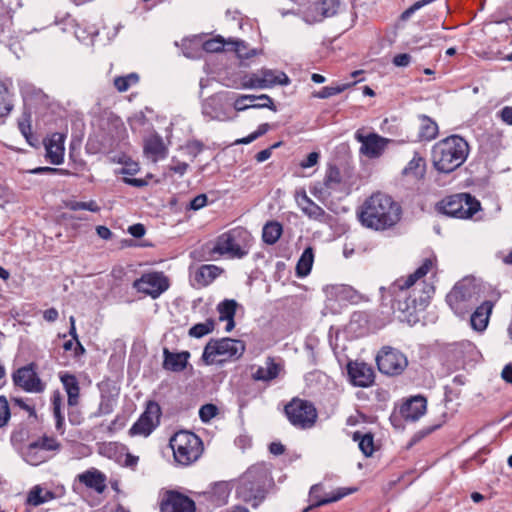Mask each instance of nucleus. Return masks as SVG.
Segmentation results:
<instances>
[{"label": "nucleus", "instance_id": "58836bf2", "mask_svg": "<svg viewBox=\"0 0 512 512\" xmlns=\"http://www.w3.org/2000/svg\"><path fill=\"white\" fill-rule=\"evenodd\" d=\"M13 107L9 89L4 82L0 81V118L8 116Z\"/></svg>", "mask_w": 512, "mask_h": 512}, {"label": "nucleus", "instance_id": "e433bc0d", "mask_svg": "<svg viewBox=\"0 0 512 512\" xmlns=\"http://www.w3.org/2000/svg\"><path fill=\"white\" fill-rule=\"evenodd\" d=\"M265 84V88L272 87L276 84L288 85L290 83L289 77L284 72L276 74L273 70H262L261 82Z\"/></svg>", "mask_w": 512, "mask_h": 512}, {"label": "nucleus", "instance_id": "7ed1b4c3", "mask_svg": "<svg viewBox=\"0 0 512 512\" xmlns=\"http://www.w3.org/2000/svg\"><path fill=\"white\" fill-rule=\"evenodd\" d=\"M468 142L459 135H450L436 142L431 151L434 168L444 174L458 169L469 155Z\"/></svg>", "mask_w": 512, "mask_h": 512}, {"label": "nucleus", "instance_id": "bb28decb", "mask_svg": "<svg viewBox=\"0 0 512 512\" xmlns=\"http://www.w3.org/2000/svg\"><path fill=\"white\" fill-rule=\"evenodd\" d=\"M420 126L418 132L419 141H431L438 135L439 129L437 123L427 115H419Z\"/></svg>", "mask_w": 512, "mask_h": 512}, {"label": "nucleus", "instance_id": "de8ad7c7", "mask_svg": "<svg viewBox=\"0 0 512 512\" xmlns=\"http://www.w3.org/2000/svg\"><path fill=\"white\" fill-rule=\"evenodd\" d=\"M66 208L72 211L78 210H88L90 212L97 213L100 211V207L93 200L89 202H80V201H69L65 204Z\"/></svg>", "mask_w": 512, "mask_h": 512}, {"label": "nucleus", "instance_id": "473e14b6", "mask_svg": "<svg viewBox=\"0 0 512 512\" xmlns=\"http://www.w3.org/2000/svg\"><path fill=\"white\" fill-rule=\"evenodd\" d=\"M283 232L282 225L277 221L267 222L262 230L263 242L268 245L275 244L281 237Z\"/></svg>", "mask_w": 512, "mask_h": 512}, {"label": "nucleus", "instance_id": "69168bd1", "mask_svg": "<svg viewBox=\"0 0 512 512\" xmlns=\"http://www.w3.org/2000/svg\"><path fill=\"white\" fill-rule=\"evenodd\" d=\"M12 401L14 402L15 405H17L21 409L27 411L29 414V417H34V418L37 417L35 407L27 404L22 398L15 397V398H12Z\"/></svg>", "mask_w": 512, "mask_h": 512}, {"label": "nucleus", "instance_id": "7c9ffc66", "mask_svg": "<svg viewBox=\"0 0 512 512\" xmlns=\"http://www.w3.org/2000/svg\"><path fill=\"white\" fill-rule=\"evenodd\" d=\"M298 204L302 207V211L309 216L310 218L318 219L325 214V211L313 202L306 194L305 191H302L297 198Z\"/></svg>", "mask_w": 512, "mask_h": 512}, {"label": "nucleus", "instance_id": "c9c22d12", "mask_svg": "<svg viewBox=\"0 0 512 512\" xmlns=\"http://www.w3.org/2000/svg\"><path fill=\"white\" fill-rule=\"evenodd\" d=\"M52 407H53V415L55 417L56 423L55 428L61 434L64 433V414L62 413V402L63 397L60 391L55 390L51 397Z\"/></svg>", "mask_w": 512, "mask_h": 512}, {"label": "nucleus", "instance_id": "423d86ee", "mask_svg": "<svg viewBox=\"0 0 512 512\" xmlns=\"http://www.w3.org/2000/svg\"><path fill=\"white\" fill-rule=\"evenodd\" d=\"M480 210V201L469 193L450 195L436 204L438 213L458 219H470Z\"/></svg>", "mask_w": 512, "mask_h": 512}, {"label": "nucleus", "instance_id": "2eb2a0df", "mask_svg": "<svg viewBox=\"0 0 512 512\" xmlns=\"http://www.w3.org/2000/svg\"><path fill=\"white\" fill-rule=\"evenodd\" d=\"M195 510L194 500L176 490H167L160 502L161 512H195Z\"/></svg>", "mask_w": 512, "mask_h": 512}, {"label": "nucleus", "instance_id": "c85d7f7f", "mask_svg": "<svg viewBox=\"0 0 512 512\" xmlns=\"http://www.w3.org/2000/svg\"><path fill=\"white\" fill-rule=\"evenodd\" d=\"M342 181L341 173L336 165H330L326 171L323 186L319 193L330 195V190L335 189Z\"/></svg>", "mask_w": 512, "mask_h": 512}, {"label": "nucleus", "instance_id": "aec40b11", "mask_svg": "<svg viewBox=\"0 0 512 512\" xmlns=\"http://www.w3.org/2000/svg\"><path fill=\"white\" fill-rule=\"evenodd\" d=\"M427 400L421 395L413 396L402 404L400 414L405 420L416 421L424 415Z\"/></svg>", "mask_w": 512, "mask_h": 512}, {"label": "nucleus", "instance_id": "1a4fd4ad", "mask_svg": "<svg viewBox=\"0 0 512 512\" xmlns=\"http://www.w3.org/2000/svg\"><path fill=\"white\" fill-rule=\"evenodd\" d=\"M431 292H434V288L428 285L424 290L425 296L421 295L419 298L415 296V291H413L414 295L409 291H400L394 299L392 307L394 310L399 311L403 319L408 322L416 321L417 312L425 309Z\"/></svg>", "mask_w": 512, "mask_h": 512}, {"label": "nucleus", "instance_id": "5fc2aeb1", "mask_svg": "<svg viewBox=\"0 0 512 512\" xmlns=\"http://www.w3.org/2000/svg\"><path fill=\"white\" fill-rule=\"evenodd\" d=\"M118 163L124 164V167L121 168L120 173L125 175H135L139 172L140 168L138 163L132 161L131 159H126L124 156L118 160Z\"/></svg>", "mask_w": 512, "mask_h": 512}, {"label": "nucleus", "instance_id": "37998d69", "mask_svg": "<svg viewBox=\"0 0 512 512\" xmlns=\"http://www.w3.org/2000/svg\"><path fill=\"white\" fill-rule=\"evenodd\" d=\"M215 328V321L212 318H208L203 323H197L189 329V336L194 338H201L209 333L213 332Z\"/></svg>", "mask_w": 512, "mask_h": 512}, {"label": "nucleus", "instance_id": "603ef678", "mask_svg": "<svg viewBox=\"0 0 512 512\" xmlns=\"http://www.w3.org/2000/svg\"><path fill=\"white\" fill-rule=\"evenodd\" d=\"M224 45H225V42H224L223 38L216 37V38L209 39V40L205 41L203 43V49L206 52L217 53V52H221L224 50Z\"/></svg>", "mask_w": 512, "mask_h": 512}, {"label": "nucleus", "instance_id": "e2e57ef3", "mask_svg": "<svg viewBox=\"0 0 512 512\" xmlns=\"http://www.w3.org/2000/svg\"><path fill=\"white\" fill-rule=\"evenodd\" d=\"M113 405L110 399L103 398L99 404L98 410L96 412V416H103L112 413Z\"/></svg>", "mask_w": 512, "mask_h": 512}, {"label": "nucleus", "instance_id": "393cba45", "mask_svg": "<svg viewBox=\"0 0 512 512\" xmlns=\"http://www.w3.org/2000/svg\"><path fill=\"white\" fill-rule=\"evenodd\" d=\"M230 492V483L227 481H219L214 483L205 494L208 495L209 500L214 506H222L227 503Z\"/></svg>", "mask_w": 512, "mask_h": 512}, {"label": "nucleus", "instance_id": "4468645a", "mask_svg": "<svg viewBox=\"0 0 512 512\" xmlns=\"http://www.w3.org/2000/svg\"><path fill=\"white\" fill-rule=\"evenodd\" d=\"M340 7L339 0H318L311 3L303 12V20L308 24L320 23L333 17Z\"/></svg>", "mask_w": 512, "mask_h": 512}, {"label": "nucleus", "instance_id": "a878e982", "mask_svg": "<svg viewBox=\"0 0 512 512\" xmlns=\"http://www.w3.org/2000/svg\"><path fill=\"white\" fill-rule=\"evenodd\" d=\"M280 370V364L276 363L272 357H268L265 361V366H259L252 373V378L255 381L269 382L278 377Z\"/></svg>", "mask_w": 512, "mask_h": 512}, {"label": "nucleus", "instance_id": "f3484780", "mask_svg": "<svg viewBox=\"0 0 512 512\" xmlns=\"http://www.w3.org/2000/svg\"><path fill=\"white\" fill-rule=\"evenodd\" d=\"M347 372L354 386L369 387L374 382V371L371 366L364 362H349Z\"/></svg>", "mask_w": 512, "mask_h": 512}, {"label": "nucleus", "instance_id": "412c9836", "mask_svg": "<svg viewBox=\"0 0 512 512\" xmlns=\"http://www.w3.org/2000/svg\"><path fill=\"white\" fill-rule=\"evenodd\" d=\"M46 158L53 165H60L64 161V137L60 133H54L50 139L44 142Z\"/></svg>", "mask_w": 512, "mask_h": 512}, {"label": "nucleus", "instance_id": "9d476101", "mask_svg": "<svg viewBox=\"0 0 512 512\" xmlns=\"http://www.w3.org/2000/svg\"><path fill=\"white\" fill-rule=\"evenodd\" d=\"M379 371L385 375H400L408 365L407 357L399 350L392 347H384L376 357Z\"/></svg>", "mask_w": 512, "mask_h": 512}, {"label": "nucleus", "instance_id": "f704fd0d", "mask_svg": "<svg viewBox=\"0 0 512 512\" xmlns=\"http://www.w3.org/2000/svg\"><path fill=\"white\" fill-rule=\"evenodd\" d=\"M240 101L249 102L252 108H268L271 111L276 112L277 108L272 100V98L266 94H262L259 96L256 95H241Z\"/></svg>", "mask_w": 512, "mask_h": 512}, {"label": "nucleus", "instance_id": "49530a36", "mask_svg": "<svg viewBox=\"0 0 512 512\" xmlns=\"http://www.w3.org/2000/svg\"><path fill=\"white\" fill-rule=\"evenodd\" d=\"M36 444L37 448L47 454L50 451H55L60 448V443L53 437L43 436L36 441L31 442Z\"/></svg>", "mask_w": 512, "mask_h": 512}, {"label": "nucleus", "instance_id": "052dcab7", "mask_svg": "<svg viewBox=\"0 0 512 512\" xmlns=\"http://www.w3.org/2000/svg\"><path fill=\"white\" fill-rule=\"evenodd\" d=\"M217 97L211 96L205 99L202 103V113L204 115L212 116L217 111Z\"/></svg>", "mask_w": 512, "mask_h": 512}, {"label": "nucleus", "instance_id": "ea45409f", "mask_svg": "<svg viewBox=\"0 0 512 512\" xmlns=\"http://www.w3.org/2000/svg\"><path fill=\"white\" fill-rule=\"evenodd\" d=\"M238 303L234 299H225L217 305L219 320L224 321L229 318H235Z\"/></svg>", "mask_w": 512, "mask_h": 512}, {"label": "nucleus", "instance_id": "2f4dec72", "mask_svg": "<svg viewBox=\"0 0 512 512\" xmlns=\"http://www.w3.org/2000/svg\"><path fill=\"white\" fill-rule=\"evenodd\" d=\"M352 439L354 442H358L359 449L364 454V456H372L373 452L375 451V446L374 435L371 432L363 434L360 431H355L352 435Z\"/></svg>", "mask_w": 512, "mask_h": 512}, {"label": "nucleus", "instance_id": "39448f33", "mask_svg": "<svg viewBox=\"0 0 512 512\" xmlns=\"http://www.w3.org/2000/svg\"><path fill=\"white\" fill-rule=\"evenodd\" d=\"M250 240L251 234L247 229L236 227L222 233L216 238L211 253L241 259L248 254L247 247Z\"/></svg>", "mask_w": 512, "mask_h": 512}, {"label": "nucleus", "instance_id": "4be33fe9", "mask_svg": "<svg viewBox=\"0 0 512 512\" xmlns=\"http://www.w3.org/2000/svg\"><path fill=\"white\" fill-rule=\"evenodd\" d=\"M60 381L63 385L65 392L67 393L68 405L76 406L79 403L80 386L77 377L69 372L60 373Z\"/></svg>", "mask_w": 512, "mask_h": 512}, {"label": "nucleus", "instance_id": "c756f323", "mask_svg": "<svg viewBox=\"0 0 512 512\" xmlns=\"http://www.w3.org/2000/svg\"><path fill=\"white\" fill-rule=\"evenodd\" d=\"M222 272V269L215 265H202L195 274L196 282L201 286L212 283Z\"/></svg>", "mask_w": 512, "mask_h": 512}, {"label": "nucleus", "instance_id": "0e129e2a", "mask_svg": "<svg viewBox=\"0 0 512 512\" xmlns=\"http://www.w3.org/2000/svg\"><path fill=\"white\" fill-rule=\"evenodd\" d=\"M319 158L320 154L318 152H311L304 160L300 162V166L304 169L313 167L318 163Z\"/></svg>", "mask_w": 512, "mask_h": 512}, {"label": "nucleus", "instance_id": "f8f14e48", "mask_svg": "<svg viewBox=\"0 0 512 512\" xmlns=\"http://www.w3.org/2000/svg\"><path fill=\"white\" fill-rule=\"evenodd\" d=\"M161 416L160 405L155 401H149L145 411L129 430L130 435H150L159 425Z\"/></svg>", "mask_w": 512, "mask_h": 512}, {"label": "nucleus", "instance_id": "6ab92c4d", "mask_svg": "<svg viewBox=\"0 0 512 512\" xmlns=\"http://www.w3.org/2000/svg\"><path fill=\"white\" fill-rule=\"evenodd\" d=\"M322 487L320 484H315L310 488L309 496L313 503L309 508L320 507L329 503H333L341 500L345 496L356 491V488H338L335 492L327 495L326 497H320Z\"/></svg>", "mask_w": 512, "mask_h": 512}, {"label": "nucleus", "instance_id": "6e6d98bb", "mask_svg": "<svg viewBox=\"0 0 512 512\" xmlns=\"http://www.w3.org/2000/svg\"><path fill=\"white\" fill-rule=\"evenodd\" d=\"M10 416L8 401L5 396H0V428L7 424Z\"/></svg>", "mask_w": 512, "mask_h": 512}, {"label": "nucleus", "instance_id": "3c124183", "mask_svg": "<svg viewBox=\"0 0 512 512\" xmlns=\"http://www.w3.org/2000/svg\"><path fill=\"white\" fill-rule=\"evenodd\" d=\"M227 44H232L233 49L236 52L237 56L241 59H249L255 55V50H248L246 43L243 40H235L232 42H228Z\"/></svg>", "mask_w": 512, "mask_h": 512}, {"label": "nucleus", "instance_id": "4d7b16f0", "mask_svg": "<svg viewBox=\"0 0 512 512\" xmlns=\"http://www.w3.org/2000/svg\"><path fill=\"white\" fill-rule=\"evenodd\" d=\"M32 174L40 175V174H59V175H69L70 172L66 169L61 168H53V167H36L30 171Z\"/></svg>", "mask_w": 512, "mask_h": 512}, {"label": "nucleus", "instance_id": "09e8293b", "mask_svg": "<svg viewBox=\"0 0 512 512\" xmlns=\"http://www.w3.org/2000/svg\"><path fill=\"white\" fill-rule=\"evenodd\" d=\"M349 86H350L349 84H343V85H338V86H326V87H323L317 93H315L314 96L319 99H327L334 95L342 93Z\"/></svg>", "mask_w": 512, "mask_h": 512}, {"label": "nucleus", "instance_id": "c03bdc74", "mask_svg": "<svg viewBox=\"0 0 512 512\" xmlns=\"http://www.w3.org/2000/svg\"><path fill=\"white\" fill-rule=\"evenodd\" d=\"M48 457H49L48 454L41 452V450H39L37 448L36 444L30 443L27 446V449L25 452V460L29 464L34 465V466L39 465L40 463H43L44 461H46Z\"/></svg>", "mask_w": 512, "mask_h": 512}, {"label": "nucleus", "instance_id": "bf43d9fd", "mask_svg": "<svg viewBox=\"0 0 512 512\" xmlns=\"http://www.w3.org/2000/svg\"><path fill=\"white\" fill-rule=\"evenodd\" d=\"M30 118L31 114L29 112H24L23 118L18 122V128L24 137H27L32 134Z\"/></svg>", "mask_w": 512, "mask_h": 512}, {"label": "nucleus", "instance_id": "20e7f679", "mask_svg": "<svg viewBox=\"0 0 512 512\" xmlns=\"http://www.w3.org/2000/svg\"><path fill=\"white\" fill-rule=\"evenodd\" d=\"M169 445L174 460L182 466L196 462L203 452L202 440L195 433L186 430L176 432L170 438Z\"/></svg>", "mask_w": 512, "mask_h": 512}, {"label": "nucleus", "instance_id": "f03ea898", "mask_svg": "<svg viewBox=\"0 0 512 512\" xmlns=\"http://www.w3.org/2000/svg\"><path fill=\"white\" fill-rule=\"evenodd\" d=\"M274 485L270 467L265 463L250 466L239 478L236 496L252 507H258Z\"/></svg>", "mask_w": 512, "mask_h": 512}, {"label": "nucleus", "instance_id": "774afa93", "mask_svg": "<svg viewBox=\"0 0 512 512\" xmlns=\"http://www.w3.org/2000/svg\"><path fill=\"white\" fill-rule=\"evenodd\" d=\"M393 64L397 67H406L411 62V56L407 53H401L394 56Z\"/></svg>", "mask_w": 512, "mask_h": 512}, {"label": "nucleus", "instance_id": "864d4df0", "mask_svg": "<svg viewBox=\"0 0 512 512\" xmlns=\"http://www.w3.org/2000/svg\"><path fill=\"white\" fill-rule=\"evenodd\" d=\"M218 413V408L216 405L208 403L199 409V417L202 422H209L212 418H214Z\"/></svg>", "mask_w": 512, "mask_h": 512}, {"label": "nucleus", "instance_id": "79ce46f5", "mask_svg": "<svg viewBox=\"0 0 512 512\" xmlns=\"http://www.w3.org/2000/svg\"><path fill=\"white\" fill-rule=\"evenodd\" d=\"M468 295L462 285H455L446 296V301L452 309H458L461 302L466 301Z\"/></svg>", "mask_w": 512, "mask_h": 512}, {"label": "nucleus", "instance_id": "6e6552de", "mask_svg": "<svg viewBox=\"0 0 512 512\" xmlns=\"http://www.w3.org/2000/svg\"><path fill=\"white\" fill-rule=\"evenodd\" d=\"M289 422L296 428L309 429L317 420V410L312 402L293 398L284 408Z\"/></svg>", "mask_w": 512, "mask_h": 512}, {"label": "nucleus", "instance_id": "680f3d73", "mask_svg": "<svg viewBox=\"0 0 512 512\" xmlns=\"http://www.w3.org/2000/svg\"><path fill=\"white\" fill-rule=\"evenodd\" d=\"M204 149L203 142L199 140H191L186 144V150L188 154L192 155L194 158Z\"/></svg>", "mask_w": 512, "mask_h": 512}, {"label": "nucleus", "instance_id": "338daca9", "mask_svg": "<svg viewBox=\"0 0 512 512\" xmlns=\"http://www.w3.org/2000/svg\"><path fill=\"white\" fill-rule=\"evenodd\" d=\"M206 204L207 195L199 194L190 201L189 208L196 211L203 208Z\"/></svg>", "mask_w": 512, "mask_h": 512}, {"label": "nucleus", "instance_id": "dca6fc26", "mask_svg": "<svg viewBox=\"0 0 512 512\" xmlns=\"http://www.w3.org/2000/svg\"><path fill=\"white\" fill-rule=\"evenodd\" d=\"M356 138L361 143L360 152L371 159L381 156L387 144L391 141L376 133H370L366 136L357 134Z\"/></svg>", "mask_w": 512, "mask_h": 512}, {"label": "nucleus", "instance_id": "4c0bfd02", "mask_svg": "<svg viewBox=\"0 0 512 512\" xmlns=\"http://www.w3.org/2000/svg\"><path fill=\"white\" fill-rule=\"evenodd\" d=\"M54 498L52 491H44L40 486H35L31 489L27 497V503L33 506L41 505Z\"/></svg>", "mask_w": 512, "mask_h": 512}, {"label": "nucleus", "instance_id": "8fccbe9b", "mask_svg": "<svg viewBox=\"0 0 512 512\" xmlns=\"http://www.w3.org/2000/svg\"><path fill=\"white\" fill-rule=\"evenodd\" d=\"M269 129H270V125L268 123L260 124L256 131H254L247 137L237 139L235 141V144H249V143L255 141L256 139H258L259 137L263 136L264 134H266Z\"/></svg>", "mask_w": 512, "mask_h": 512}, {"label": "nucleus", "instance_id": "cd10ccee", "mask_svg": "<svg viewBox=\"0 0 512 512\" xmlns=\"http://www.w3.org/2000/svg\"><path fill=\"white\" fill-rule=\"evenodd\" d=\"M144 152L146 155L150 156L154 162L159 159H164L167 156V148L162 138L158 135L146 140Z\"/></svg>", "mask_w": 512, "mask_h": 512}, {"label": "nucleus", "instance_id": "13d9d810", "mask_svg": "<svg viewBox=\"0 0 512 512\" xmlns=\"http://www.w3.org/2000/svg\"><path fill=\"white\" fill-rule=\"evenodd\" d=\"M419 278L414 276V273L410 274L406 279H398L393 287L398 288L400 291H408L411 286L415 284V282Z\"/></svg>", "mask_w": 512, "mask_h": 512}, {"label": "nucleus", "instance_id": "72a5a7b5", "mask_svg": "<svg viewBox=\"0 0 512 512\" xmlns=\"http://www.w3.org/2000/svg\"><path fill=\"white\" fill-rule=\"evenodd\" d=\"M314 261V251L312 247H307L304 249L302 255L300 256L297 265H296V274L298 277L307 276L313 265Z\"/></svg>", "mask_w": 512, "mask_h": 512}, {"label": "nucleus", "instance_id": "a18cd8bd", "mask_svg": "<svg viewBox=\"0 0 512 512\" xmlns=\"http://www.w3.org/2000/svg\"><path fill=\"white\" fill-rule=\"evenodd\" d=\"M139 75L137 73H129L125 76H118L114 79V86L119 92L127 91L132 85L137 84Z\"/></svg>", "mask_w": 512, "mask_h": 512}, {"label": "nucleus", "instance_id": "5701e85b", "mask_svg": "<svg viewBox=\"0 0 512 512\" xmlns=\"http://www.w3.org/2000/svg\"><path fill=\"white\" fill-rule=\"evenodd\" d=\"M78 480L87 488L93 489L97 493H103L106 489V476L96 469L87 470L79 474Z\"/></svg>", "mask_w": 512, "mask_h": 512}, {"label": "nucleus", "instance_id": "b1692460", "mask_svg": "<svg viewBox=\"0 0 512 512\" xmlns=\"http://www.w3.org/2000/svg\"><path fill=\"white\" fill-rule=\"evenodd\" d=\"M493 309V303L491 301H484L470 317L471 326L474 330L482 332L486 329L489 317Z\"/></svg>", "mask_w": 512, "mask_h": 512}, {"label": "nucleus", "instance_id": "ddd939ff", "mask_svg": "<svg viewBox=\"0 0 512 512\" xmlns=\"http://www.w3.org/2000/svg\"><path fill=\"white\" fill-rule=\"evenodd\" d=\"M12 379L15 386L20 387L26 392L42 393L45 390V384L39 378L34 363L17 369L13 373Z\"/></svg>", "mask_w": 512, "mask_h": 512}, {"label": "nucleus", "instance_id": "f257e3e1", "mask_svg": "<svg viewBox=\"0 0 512 512\" xmlns=\"http://www.w3.org/2000/svg\"><path fill=\"white\" fill-rule=\"evenodd\" d=\"M402 207L391 196L377 192L367 198L358 213L360 223L374 231L393 228L401 219Z\"/></svg>", "mask_w": 512, "mask_h": 512}, {"label": "nucleus", "instance_id": "0eeeda50", "mask_svg": "<svg viewBox=\"0 0 512 512\" xmlns=\"http://www.w3.org/2000/svg\"><path fill=\"white\" fill-rule=\"evenodd\" d=\"M245 352V343L232 338L210 339L205 345L202 360L206 365L215 363L217 356H223L222 361L237 360Z\"/></svg>", "mask_w": 512, "mask_h": 512}, {"label": "nucleus", "instance_id": "a19ab883", "mask_svg": "<svg viewBox=\"0 0 512 512\" xmlns=\"http://www.w3.org/2000/svg\"><path fill=\"white\" fill-rule=\"evenodd\" d=\"M424 166V159L419 155V153L415 152L413 158L408 162L407 166L403 169L402 174L405 176H422Z\"/></svg>", "mask_w": 512, "mask_h": 512}, {"label": "nucleus", "instance_id": "a211bd4d", "mask_svg": "<svg viewBox=\"0 0 512 512\" xmlns=\"http://www.w3.org/2000/svg\"><path fill=\"white\" fill-rule=\"evenodd\" d=\"M191 354L189 351L171 352L168 348H163L162 367L166 371L179 373L184 371L188 364Z\"/></svg>", "mask_w": 512, "mask_h": 512}, {"label": "nucleus", "instance_id": "9b49d317", "mask_svg": "<svg viewBox=\"0 0 512 512\" xmlns=\"http://www.w3.org/2000/svg\"><path fill=\"white\" fill-rule=\"evenodd\" d=\"M133 288L156 299L169 288V280L162 272L146 273L133 282Z\"/></svg>", "mask_w": 512, "mask_h": 512}]
</instances>
